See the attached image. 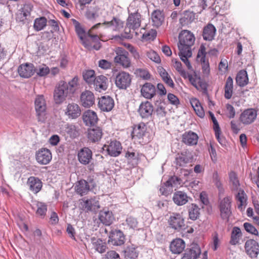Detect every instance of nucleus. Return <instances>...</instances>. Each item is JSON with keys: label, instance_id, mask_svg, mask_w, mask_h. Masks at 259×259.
<instances>
[{"label": "nucleus", "instance_id": "1", "mask_svg": "<svg viewBox=\"0 0 259 259\" xmlns=\"http://www.w3.org/2000/svg\"><path fill=\"white\" fill-rule=\"evenodd\" d=\"M195 41L194 35L190 31L184 30L180 34L178 45L179 50H191Z\"/></svg>", "mask_w": 259, "mask_h": 259}, {"label": "nucleus", "instance_id": "26", "mask_svg": "<svg viewBox=\"0 0 259 259\" xmlns=\"http://www.w3.org/2000/svg\"><path fill=\"white\" fill-rule=\"evenodd\" d=\"M104 147H107L106 150L109 155L113 157L118 156L122 150L120 143L117 141H111L109 145H104Z\"/></svg>", "mask_w": 259, "mask_h": 259}, {"label": "nucleus", "instance_id": "30", "mask_svg": "<svg viewBox=\"0 0 259 259\" xmlns=\"http://www.w3.org/2000/svg\"><path fill=\"white\" fill-rule=\"evenodd\" d=\"M27 184L29 189L34 193H38L41 189L42 182L37 178L30 177L28 178Z\"/></svg>", "mask_w": 259, "mask_h": 259}, {"label": "nucleus", "instance_id": "34", "mask_svg": "<svg viewBox=\"0 0 259 259\" xmlns=\"http://www.w3.org/2000/svg\"><path fill=\"white\" fill-rule=\"evenodd\" d=\"M151 20L153 25L155 27L161 26L164 20L163 12L159 10L154 11L151 14Z\"/></svg>", "mask_w": 259, "mask_h": 259}, {"label": "nucleus", "instance_id": "5", "mask_svg": "<svg viewBox=\"0 0 259 259\" xmlns=\"http://www.w3.org/2000/svg\"><path fill=\"white\" fill-rule=\"evenodd\" d=\"M79 207L83 211H96L100 207L99 203L96 198H82L79 200Z\"/></svg>", "mask_w": 259, "mask_h": 259}, {"label": "nucleus", "instance_id": "4", "mask_svg": "<svg viewBox=\"0 0 259 259\" xmlns=\"http://www.w3.org/2000/svg\"><path fill=\"white\" fill-rule=\"evenodd\" d=\"M141 23V15L139 13L136 12L130 14L126 24L125 32L127 33L128 29L129 32H131V30H133V32H134L136 29L140 27Z\"/></svg>", "mask_w": 259, "mask_h": 259}, {"label": "nucleus", "instance_id": "22", "mask_svg": "<svg viewBox=\"0 0 259 259\" xmlns=\"http://www.w3.org/2000/svg\"><path fill=\"white\" fill-rule=\"evenodd\" d=\"M35 108L38 120H41L40 117L44 115L46 110V104L44 97L42 95L38 96L35 100Z\"/></svg>", "mask_w": 259, "mask_h": 259}, {"label": "nucleus", "instance_id": "55", "mask_svg": "<svg viewBox=\"0 0 259 259\" xmlns=\"http://www.w3.org/2000/svg\"><path fill=\"white\" fill-rule=\"evenodd\" d=\"M36 205L37 207L36 213L41 217H44L47 211V205L43 202H37Z\"/></svg>", "mask_w": 259, "mask_h": 259}, {"label": "nucleus", "instance_id": "47", "mask_svg": "<svg viewBox=\"0 0 259 259\" xmlns=\"http://www.w3.org/2000/svg\"><path fill=\"white\" fill-rule=\"evenodd\" d=\"M200 209L195 204L192 203L188 207L189 218L192 220H197L200 215Z\"/></svg>", "mask_w": 259, "mask_h": 259}, {"label": "nucleus", "instance_id": "8", "mask_svg": "<svg viewBox=\"0 0 259 259\" xmlns=\"http://www.w3.org/2000/svg\"><path fill=\"white\" fill-rule=\"evenodd\" d=\"M123 233L118 229L112 230L109 234L108 243L113 246H121L125 242Z\"/></svg>", "mask_w": 259, "mask_h": 259}, {"label": "nucleus", "instance_id": "40", "mask_svg": "<svg viewBox=\"0 0 259 259\" xmlns=\"http://www.w3.org/2000/svg\"><path fill=\"white\" fill-rule=\"evenodd\" d=\"M237 84L241 87L247 85L248 83V77L246 71L241 70L237 73L236 77Z\"/></svg>", "mask_w": 259, "mask_h": 259}, {"label": "nucleus", "instance_id": "61", "mask_svg": "<svg viewBox=\"0 0 259 259\" xmlns=\"http://www.w3.org/2000/svg\"><path fill=\"white\" fill-rule=\"evenodd\" d=\"M156 36L155 31L151 30L150 31L145 32L143 34V38L146 40H153Z\"/></svg>", "mask_w": 259, "mask_h": 259}, {"label": "nucleus", "instance_id": "45", "mask_svg": "<svg viewBox=\"0 0 259 259\" xmlns=\"http://www.w3.org/2000/svg\"><path fill=\"white\" fill-rule=\"evenodd\" d=\"M190 161L189 157L186 152L178 153L176 157L175 162L177 166H184Z\"/></svg>", "mask_w": 259, "mask_h": 259}, {"label": "nucleus", "instance_id": "21", "mask_svg": "<svg viewBox=\"0 0 259 259\" xmlns=\"http://www.w3.org/2000/svg\"><path fill=\"white\" fill-rule=\"evenodd\" d=\"M80 102L81 105L85 108H89L95 103L94 94L89 91H85L80 95Z\"/></svg>", "mask_w": 259, "mask_h": 259}, {"label": "nucleus", "instance_id": "60", "mask_svg": "<svg viewBox=\"0 0 259 259\" xmlns=\"http://www.w3.org/2000/svg\"><path fill=\"white\" fill-rule=\"evenodd\" d=\"M126 222L128 226L133 229H135L138 227V222L137 220L132 217H129L127 218L126 220Z\"/></svg>", "mask_w": 259, "mask_h": 259}, {"label": "nucleus", "instance_id": "57", "mask_svg": "<svg viewBox=\"0 0 259 259\" xmlns=\"http://www.w3.org/2000/svg\"><path fill=\"white\" fill-rule=\"evenodd\" d=\"M37 74L39 76H45L50 72L49 68L46 65L39 66L37 68L35 69Z\"/></svg>", "mask_w": 259, "mask_h": 259}, {"label": "nucleus", "instance_id": "43", "mask_svg": "<svg viewBox=\"0 0 259 259\" xmlns=\"http://www.w3.org/2000/svg\"><path fill=\"white\" fill-rule=\"evenodd\" d=\"M236 200L239 202L238 204V208L243 211L244 209L243 206L246 205L247 202V196L245 193L244 191L241 189H240L237 194L236 195Z\"/></svg>", "mask_w": 259, "mask_h": 259}, {"label": "nucleus", "instance_id": "18", "mask_svg": "<svg viewBox=\"0 0 259 259\" xmlns=\"http://www.w3.org/2000/svg\"><path fill=\"white\" fill-rule=\"evenodd\" d=\"M114 106V101L109 96H103L99 99L98 106L102 111L109 112L113 109Z\"/></svg>", "mask_w": 259, "mask_h": 259}, {"label": "nucleus", "instance_id": "2", "mask_svg": "<svg viewBox=\"0 0 259 259\" xmlns=\"http://www.w3.org/2000/svg\"><path fill=\"white\" fill-rule=\"evenodd\" d=\"M232 199L230 197L227 196L220 200L218 207L220 212V217L223 220L228 222L232 215Z\"/></svg>", "mask_w": 259, "mask_h": 259}, {"label": "nucleus", "instance_id": "3", "mask_svg": "<svg viewBox=\"0 0 259 259\" xmlns=\"http://www.w3.org/2000/svg\"><path fill=\"white\" fill-rule=\"evenodd\" d=\"M71 94L67 89V82L65 81H60L56 87L54 92V99L57 104L62 103L66 98Z\"/></svg>", "mask_w": 259, "mask_h": 259}, {"label": "nucleus", "instance_id": "52", "mask_svg": "<svg viewBox=\"0 0 259 259\" xmlns=\"http://www.w3.org/2000/svg\"><path fill=\"white\" fill-rule=\"evenodd\" d=\"M78 84V78L77 76H74L68 83L67 82V89L71 94L74 93Z\"/></svg>", "mask_w": 259, "mask_h": 259}, {"label": "nucleus", "instance_id": "10", "mask_svg": "<svg viewBox=\"0 0 259 259\" xmlns=\"http://www.w3.org/2000/svg\"><path fill=\"white\" fill-rule=\"evenodd\" d=\"M168 223L172 229L180 231L185 229L184 219L179 213L173 212L168 219Z\"/></svg>", "mask_w": 259, "mask_h": 259}, {"label": "nucleus", "instance_id": "48", "mask_svg": "<svg viewBox=\"0 0 259 259\" xmlns=\"http://www.w3.org/2000/svg\"><path fill=\"white\" fill-rule=\"evenodd\" d=\"M47 20L45 17L37 18L34 20V29L36 31L42 30L47 25Z\"/></svg>", "mask_w": 259, "mask_h": 259}, {"label": "nucleus", "instance_id": "12", "mask_svg": "<svg viewBox=\"0 0 259 259\" xmlns=\"http://www.w3.org/2000/svg\"><path fill=\"white\" fill-rule=\"evenodd\" d=\"M147 130L146 124L143 122L134 125L132 133L133 138L142 140V141H140V142H144V138L147 137L148 134Z\"/></svg>", "mask_w": 259, "mask_h": 259}, {"label": "nucleus", "instance_id": "54", "mask_svg": "<svg viewBox=\"0 0 259 259\" xmlns=\"http://www.w3.org/2000/svg\"><path fill=\"white\" fill-rule=\"evenodd\" d=\"M65 132L71 138H74L77 136L78 132L75 125L73 124H66L64 127Z\"/></svg>", "mask_w": 259, "mask_h": 259}, {"label": "nucleus", "instance_id": "9", "mask_svg": "<svg viewBox=\"0 0 259 259\" xmlns=\"http://www.w3.org/2000/svg\"><path fill=\"white\" fill-rule=\"evenodd\" d=\"M153 111V105L149 101H145L140 104L138 112L142 119L149 120L152 118Z\"/></svg>", "mask_w": 259, "mask_h": 259}, {"label": "nucleus", "instance_id": "32", "mask_svg": "<svg viewBox=\"0 0 259 259\" xmlns=\"http://www.w3.org/2000/svg\"><path fill=\"white\" fill-rule=\"evenodd\" d=\"M198 140V135L193 132H186L183 135V142L188 145H196Z\"/></svg>", "mask_w": 259, "mask_h": 259}, {"label": "nucleus", "instance_id": "23", "mask_svg": "<svg viewBox=\"0 0 259 259\" xmlns=\"http://www.w3.org/2000/svg\"><path fill=\"white\" fill-rule=\"evenodd\" d=\"M256 112L252 109H248L244 111L240 115V121L244 124L251 123L256 117Z\"/></svg>", "mask_w": 259, "mask_h": 259}, {"label": "nucleus", "instance_id": "46", "mask_svg": "<svg viewBox=\"0 0 259 259\" xmlns=\"http://www.w3.org/2000/svg\"><path fill=\"white\" fill-rule=\"evenodd\" d=\"M233 88V80L231 76H229L225 83V97L230 99L232 96Z\"/></svg>", "mask_w": 259, "mask_h": 259}, {"label": "nucleus", "instance_id": "7", "mask_svg": "<svg viewBox=\"0 0 259 259\" xmlns=\"http://www.w3.org/2000/svg\"><path fill=\"white\" fill-rule=\"evenodd\" d=\"M181 179L174 176L164 183L160 187L159 191L162 195L167 196L172 192V188L180 184Z\"/></svg>", "mask_w": 259, "mask_h": 259}, {"label": "nucleus", "instance_id": "6", "mask_svg": "<svg viewBox=\"0 0 259 259\" xmlns=\"http://www.w3.org/2000/svg\"><path fill=\"white\" fill-rule=\"evenodd\" d=\"M131 81V76L128 72L121 71L116 75L115 83L118 89L126 90L130 86Z\"/></svg>", "mask_w": 259, "mask_h": 259}, {"label": "nucleus", "instance_id": "11", "mask_svg": "<svg viewBox=\"0 0 259 259\" xmlns=\"http://www.w3.org/2000/svg\"><path fill=\"white\" fill-rule=\"evenodd\" d=\"M246 253L251 258L257 257L259 253L258 243L253 239L247 240L244 244Z\"/></svg>", "mask_w": 259, "mask_h": 259}, {"label": "nucleus", "instance_id": "37", "mask_svg": "<svg viewBox=\"0 0 259 259\" xmlns=\"http://www.w3.org/2000/svg\"><path fill=\"white\" fill-rule=\"evenodd\" d=\"M75 189L77 194L83 196L86 195L90 191V186L85 180H81L76 184Z\"/></svg>", "mask_w": 259, "mask_h": 259}, {"label": "nucleus", "instance_id": "35", "mask_svg": "<svg viewBox=\"0 0 259 259\" xmlns=\"http://www.w3.org/2000/svg\"><path fill=\"white\" fill-rule=\"evenodd\" d=\"M101 25H106L107 27L110 28L113 31H118L123 27V22L119 19L113 17L110 21L105 22L101 23Z\"/></svg>", "mask_w": 259, "mask_h": 259}, {"label": "nucleus", "instance_id": "50", "mask_svg": "<svg viewBox=\"0 0 259 259\" xmlns=\"http://www.w3.org/2000/svg\"><path fill=\"white\" fill-rule=\"evenodd\" d=\"M83 77L87 83L90 86H92L96 77L95 76V71L93 70H89L83 72Z\"/></svg>", "mask_w": 259, "mask_h": 259}, {"label": "nucleus", "instance_id": "64", "mask_svg": "<svg viewBox=\"0 0 259 259\" xmlns=\"http://www.w3.org/2000/svg\"><path fill=\"white\" fill-rule=\"evenodd\" d=\"M28 15L21 10H19L16 14V19L17 21L24 22Z\"/></svg>", "mask_w": 259, "mask_h": 259}, {"label": "nucleus", "instance_id": "58", "mask_svg": "<svg viewBox=\"0 0 259 259\" xmlns=\"http://www.w3.org/2000/svg\"><path fill=\"white\" fill-rule=\"evenodd\" d=\"M243 227L245 230V231L252 235H254L256 236L258 235V231L250 223H244L243 224Z\"/></svg>", "mask_w": 259, "mask_h": 259}, {"label": "nucleus", "instance_id": "17", "mask_svg": "<svg viewBox=\"0 0 259 259\" xmlns=\"http://www.w3.org/2000/svg\"><path fill=\"white\" fill-rule=\"evenodd\" d=\"M72 24L75 27V30L78 36L81 40L82 45L87 48H90L88 41L85 39V32L81 26L80 23L74 19H72Z\"/></svg>", "mask_w": 259, "mask_h": 259}, {"label": "nucleus", "instance_id": "33", "mask_svg": "<svg viewBox=\"0 0 259 259\" xmlns=\"http://www.w3.org/2000/svg\"><path fill=\"white\" fill-rule=\"evenodd\" d=\"M195 13L190 11H185L182 14L180 19V23L182 26H187L195 19Z\"/></svg>", "mask_w": 259, "mask_h": 259}, {"label": "nucleus", "instance_id": "27", "mask_svg": "<svg viewBox=\"0 0 259 259\" xmlns=\"http://www.w3.org/2000/svg\"><path fill=\"white\" fill-rule=\"evenodd\" d=\"M201 254V249L197 244L194 245L191 248L187 249L182 259H197Z\"/></svg>", "mask_w": 259, "mask_h": 259}, {"label": "nucleus", "instance_id": "42", "mask_svg": "<svg viewBox=\"0 0 259 259\" xmlns=\"http://www.w3.org/2000/svg\"><path fill=\"white\" fill-rule=\"evenodd\" d=\"M91 241L94 248L98 252L103 253L106 251V245L101 239L93 237Z\"/></svg>", "mask_w": 259, "mask_h": 259}, {"label": "nucleus", "instance_id": "62", "mask_svg": "<svg viewBox=\"0 0 259 259\" xmlns=\"http://www.w3.org/2000/svg\"><path fill=\"white\" fill-rule=\"evenodd\" d=\"M139 76L144 79H149L150 78V74L148 70L143 69H139L137 70Z\"/></svg>", "mask_w": 259, "mask_h": 259}, {"label": "nucleus", "instance_id": "16", "mask_svg": "<svg viewBox=\"0 0 259 259\" xmlns=\"http://www.w3.org/2000/svg\"><path fill=\"white\" fill-rule=\"evenodd\" d=\"M64 111L65 115L71 119H75L81 114V110L79 106L74 103H69Z\"/></svg>", "mask_w": 259, "mask_h": 259}, {"label": "nucleus", "instance_id": "25", "mask_svg": "<svg viewBox=\"0 0 259 259\" xmlns=\"http://www.w3.org/2000/svg\"><path fill=\"white\" fill-rule=\"evenodd\" d=\"M185 243L181 238H177L173 240L169 245V249L174 254H180L184 250Z\"/></svg>", "mask_w": 259, "mask_h": 259}, {"label": "nucleus", "instance_id": "20", "mask_svg": "<svg viewBox=\"0 0 259 259\" xmlns=\"http://www.w3.org/2000/svg\"><path fill=\"white\" fill-rule=\"evenodd\" d=\"M92 85L96 91L101 92L107 90L108 86V78L104 75H99L96 77Z\"/></svg>", "mask_w": 259, "mask_h": 259}, {"label": "nucleus", "instance_id": "49", "mask_svg": "<svg viewBox=\"0 0 259 259\" xmlns=\"http://www.w3.org/2000/svg\"><path fill=\"white\" fill-rule=\"evenodd\" d=\"M229 182L232 189L234 190H238L240 186V183L238 179L237 175L234 171H231L229 174Z\"/></svg>", "mask_w": 259, "mask_h": 259}, {"label": "nucleus", "instance_id": "56", "mask_svg": "<svg viewBox=\"0 0 259 259\" xmlns=\"http://www.w3.org/2000/svg\"><path fill=\"white\" fill-rule=\"evenodd\" d=\"M192 53L191 50H179V55L182 61L185 63L188 61V58L192 56Z\"/></svg>", "mask_w": 259, "mask_h": 259}, {"label": "nucleus", "instance_id": "63", "mask_svg": "<svg viewBox=\"0 0 259 259\" xmlns=\"http://www.w3.org/2000/svg\"><path fill=\"white\" fill-rule=\"evenodd\" d=\"M105 259H121L119 254L115 251L110 250L105 254Z\"/></svg>", "mask_w": 259, "mask_h": 259}, {"label": "nucleus", "instance_id": "59", "mask_svg": "<svg viewBox=\"0 0 259 259\" xmlns=\"http://www.w3.org/2000/svg\"><path fill=\"white\" fill-rule=\"evenodd\" d=\"M147 57L152 61L159 63L161 61L160 57L157 54V53L154 51H150L147 53Z\"/></svg>", "mask_w": 259, "mask_h": 259}, {"label": "nucleus", "instance_id": "28", "mask_svg": "<svg viewBox=\"0 0 259 259\" xmlns=\"http://www.w3.org/2000/svg\"><path fill=\"white\" fill-rule=\"evenodd\" d=\"M82 119L86 125L90 126L95 125L98 120L96 113L90 110L84 112Z\"/></svg>", "mask_w": 259, "mask_h": 259}, {"label": "nucleus", "instance_id": "13", "mask_svg": "<svg viewBox=\"0 0 259 259\" xmlns=\"http://www.w3.org/2000/svg\"><path fill=\"white\" fill-rule=\"evenodd\" d=\"M35 158L40 164L46 165L52 158V153L50 150L47 148H41L36 152Z\"/></svg>", "mask_w": 259, "mask_h": 259}, {"label": "nucleus", "instance_id": "51", "mask_svg": "<svg viewBox=\"0 0 259 259\" xmlns=\"http://www.w3.org/2000/svg\"><path fill=\"white\" fill-rule=\"evenodd\" d=\"M137 248V247L134 244L128 246L124 251L125 256L130 258H136L138 255Z\"/></svg>", "mask_w": 259, "mask_h": 259}, {"label": "nucleus", "instance_id": "41", "mask_svg": "<svg viewBox=\"0 0 259 259\" xmlns=\"http://www.w3.org/2000/svg\"><path fill=\"white\" fill-rule=\"evenodd\" d=\"M158 72L162 78L163 81L168 86L173 88L175 84L167 72L162 67L158 68Z\"/></svg>", "mask_w": 259, "mask_h": 259}, {"label": "nucleus", "instance_id": "38", "mask_svg": "<svg viewBox=\"0 0 259 259\" xmlns=\"http://www.w3.org/2000/svg\"><path fill=\"white\" fill-rule=\"evenodd\" d=\"M216 32L215 27L211 24H208L204 27L203 31V37L205 40H211L214 38Z\"/></svg>", "mask_w": 259, "mask_h": 259}, {"label": "nucleus", "instance_id": "14", "mask_svg": "<svg viewBox=\"0 0 259 259\" xmlns=\"http://www.w3.org/2000/svg\"><path fill=\"white\" fill-rule=\"evenodd\" d=\"M92 157V151L88 147H83L80 149L77 153L79 162L83 165L89 164L93 159Z\"/></svg>", "mask_w": 259, "mask_h": 259}, {"label": "nucleus", "instance_id": "24", "mask_svg": "<svg viewBox=\"0 0 259 259\" xmlns=\"http://www.w3.org/2000/svg\"><path fill=\"white\" fill-rule=\"evenodd\" d=\"M103 136L102 130L100 127L89 129L88 138L90 142L96 143L100 141Z\"/></svg>", "mask_w": 259, "mask_h": 259}, {"label": "nucleus", "instance_id": "15", "mask_svg": "<svg viewBox=\"0 0 259 259\" xmlns=\"http://www.w3.org/2000/svg\"><path fill=\"white\" fill-rule=\"evenodd\" d=\"M128 53L125 50H119L114 58V61L121 65L123 68H127L131 66V61L129 59Z\"/></svg>", "mask_w": 259, "mask_h": 259}, {"label": "nucleus", "instance_id": "19", "mask_svg": "<svg viewBox=\"0 0 259 259\" xmlns=\"http://www.w3.org/2000/svg\"><path fill=\"white\" fill-rule=\"evenodd\" d=\"M35 69L32 64L26 63L22 64L18 67V72L20 76L24 78H29L35 72Z\"/></svg>", "mask_w": 259, "mask_h": 259}, {"label": "nucleus", "instance_id": "31", "mask_svg": "<svg viewBox=\"0 0 259 259\" xmlns=\"http://www.w3.org/2000/svg\"><path fill=\"white\" fill-rule=\"evenodd\" d=\"M99 218L100 221L106 226H109L114 220L112 212L107 209L101 210Z\"/></svg>", "mask_w": 259, "mask_h": 259}, {"label": "nucleus", "instance_id": "44", "mask_svg": "<svg viewBox=\"0 0 259 259\" xmlns=\"http://www.w3.org/2000/svg\"><path fill=\"white\" fill-rule=\"evenodd\" d=\"M190 103L196 114L201 118L203 117L205 115L204 111L199 100L196 98L192 99Z\"/></svg>", "mask_w": 259, "mask_h": 259}, {"label": "nucleus", "instance_id": "39", "mask_svg": "<svg viewBox=\"0 0 259 259\" xmlns=\"http://www.w3.org/2000/svg\"><path fill=\"white\" fill-rule=\"evenodd\" d=\"M242 235L241 229L239 227H233L231 234L230 244L232 245L238 244L239 243Z\"/></svg>", "mask_w": 259, "mask_h": 259}, {"label": "nucleus", "instance_id": "36", "mask_svg": "<svg viewBox=\"0 0 259 259\" xmlns=\"http://www.w3.org/2000/svg\"><path fill=\"white\" fill-rule=\"evenodd\" d=\"M188 198L186 193L181 191L175 192L172 197L174 202L179 206L183 205L188 202Z\"/></svg>", "mask_w": 259, "mask_h": 259}, {"label": "nucleus", "instance_id": "53", "mask_svg": "<svg viewBox=\"0 0 259 259\" xmlns=\"http://www.w3.org/2000/svg\"><path fill=\"white\" fill-rule=\"evenodd\" d=\"M101 25V23H99L94 25L88 31V35L91 37L92 40L95 42L98 41L100 40V36L97 33H94V31L98 28Z\"/></svg>", "mask_w": 259, "mask_h": 259}, {"label": "nucleus", "instance_id": "29", "mask_svg": "<svg viewBox=\"0 0 259 259\" xmlns=\"http://www.w3.org/2000/svg\"><path fill=\"white\" fill-rule=\"evenodd\" d=\"M155 88L151 83H145L142 87L141 92L142 95L148 99H152L155 95Z\"/></svg>", "mask_w": 259, "mask_h": 259}]
</instances>
